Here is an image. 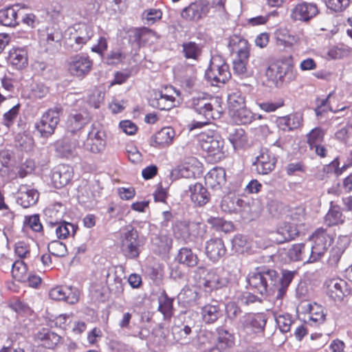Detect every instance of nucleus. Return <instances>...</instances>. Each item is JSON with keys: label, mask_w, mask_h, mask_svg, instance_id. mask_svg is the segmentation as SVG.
Here are the masks:
<instances>
[{"label": "nucleus", "mask_w": 352, "mask_h": 352, "mask_svg": "<svg viewBox=\"0 0 352 352\" xmlns=\"http://www.w3.org/2000/svg\"><path fill=\"white\" fill-rule=\"evenodd\" d=\"M94 35V31L91 25L86 23L74 24L65 30V47L71 52H78Z\"/></svg>", "instance_id": "obj_1"}, {"label": "nucleus", "mask_w": 352, "mask_h": 352, "mask_svg": "<svg viewBox=\"0 0 352 352\" xmlns=\"http://www.w3.org/2000/svg\"><path fill=\"white\" fill-rule=\"evenodd\" d=\"M247 281L252 289L264 294L277 285L278 274L272 269L257 268L255 272L248 274Z\"/></svg>", "instance_id": "obj_2"}, {"label": "nucleus", "mask_w": 352, "mask_h": 352, "mask_svg": "<svg viewBox=\"0 0 352 352\" xmlns=\"http://www.w3.org/2000/svg\"><path fill=\"white\" fill-rule=\"evenodd\" d=\"M197 284L205 292H210L226 287L228 278L223 274H219L217 269H207L204 266L198 267L195 271Z\"/></svg>", "instance_id": "obj_3"}, {"label": "nucleus", "mask_w": 352, "mask_h": 352, "mask_svg": "<svg viewBox=\"0 0 352 352\" xmlns=\"http://www.w3.org/2000/svg\"><path fill=\"white\" fill-rule=\"evenodd\" d=\"M62 113L63 108L60 105H56L42 115L41 119L34 124L36 132L41 138H48L54 134Z\"/></svg>", "instance_id": "obj_4"}, {"label": "nucleus", "mask_w": 352, "mask_h": 352, "mask_svg": "<svg viewBox=\"0 0 352 352\" xmlns=\"http://www.w3.org/2000/svg\"><path fill=\"white\" fill-rule=\"evenodd\" d=\"M120 243L121 250L125 257L135 259L139 256L142 244L139 239L138 232L134 228L129 226L122 230Z\"/></svg>", "instance_id": "obj_5"}, {"label": "nucleus", "mask_w": 352, "mask_h": 352, "mask_svg": "<svg viewBox=\"0 0 352 352\" xmlns=\"http://www.w3.org/2000/svg\"><path fill=\"white\" fill-rule=\"evenodd\" d=\"M205 77L213 86H217L219 83L224 84L231 78L229 65L221 56H213L206 71Z\"/></svg>", "instance_id": "obj_6"}, {"label": "nucleus", "mask_w": 352, "mask_h": 352, "mask_svg": "<svg viewBox=\"0 0 352 352\" xmlns=\"http://www.w3.org/2000/svg\"><path fill=\"white\" fill-rule=\"evenodd\" d=\"M312 243L307 244L309 249V262L318 261L324 254L327 248L333 241L332 237L324 229H318L311 236Z\"/></svg>", "instance_id": "obj_7"}, {"label": "nucleus", "mask_w": 352, "mask_h": 352, "mask_svg": "<svg viewBox=\"0 0 352 352\" xmlns=\"http://www.w3.org/2000/svg\"><path fill=\"white\" fill-rule=\"evenodd\" d=\"M199 142L201 149L210 155L220 160L223 155L224 141L212 130L201 132L199 135Z\"/></svg>", "instance_id": "obj_8"}, {"label": "nucleus", "mask_w": 352, "mask_h": 352, "mask_svg": "<svg viewBox=\"0 0 352 352\" xmlns=\"http://www.w3.org/2000/svg\"><path fill=\"white\" fill-rule=\"evenodd\" d=\"M92 67L93 60L85 54H75L70 56L67 61L68 73L78 79L85 78L91 72Z\"/></svg>", "instance_id": "obj_9"}, {"label": "nucleus", "mask_w": 352, "mask_h": 352, "mask_svg": "<svg viewBox=\"0 0 352 352\" xmlns=\"http://www.w3.org/2000/svg\"><path fill=\"white\" fill-rule=\"evenodd\" d=\"M210 11L209 3L198 0L190 3L181 11V17L189 22H198L205 18Z\"/></svg>", "instance_id": "obj_10"}, {"label": "nucleus", "mask_w": 352, "mask_h": 352, "mask_svg": "<svg viewBox=\"0 0 352 352\" xmlns=\"http://www.w3.org/2000/svg\"><path fill=\"white\" fill-rule=\"evenodd\" d=\"M106 283L111 292L120 294L123 291L124 270L122 266H110L104 270Z\"/></svg>", "instance_id": "obj_11"}, {"label": "nucleus", "mask_w": 352, "mask_h": 352, "mask_svg": "<svg viewBox=\"0 0 352 352\" xmlns=\"http://www.w3.org/2000/svg\"><path fill=\"white\" fill-rule=\"evenodd\" d=\"M49 296L54 300H63L69 305H74L79 301L80 291L72 286H57L50 290Z\"/></svg>", "instance_id": "obj_12"}, {"label": "nucleus", "mask_w": 352, "mask_h": 352, "mask_svg": "<svg viewBox=\"0 0 352 352\" xmlns=\"http://www.w3.org/2000/svg\"><path fill=\"white\" fill-rule=\"evenodd\" d=\"M84 146L87 151L91 153H100L102 152L106 146L104 132L100 127L92 125Z\"/></svg>", "instance_id": "obj_13"}, {"label": "nucleus", "mask_w": 352, "mask_h": 352, "mask_svg": "<svg viewBox=\"0 0 352 352\" xmlns=\"http://www.w3.org/2000/svg\"><path fill=\"white\" fill-rule=\"evenodd\" d=\"M316 4L302 2L298 3L291 11L290 17L294 21H309L318 14Z\"/></svg>", "instance_id": "obj_14"}, {"label": "nucleus", "mask_w": 352, "mask_h": 352, "mask_svg": "<svg viewBox=\"0 0 352 352\" xmlns=\"http://www.w3.org/2000/svg\"><path fill=\"white\" fill-rule=\"evenodd\" d=\"M276 160L267 149H262L253 164L258 174L267 175L274 169Z\"/></svg>", "instance_id": "obj_15"}, {"label": "nucleus", "mask_w": 352, "mask_h": 352, "mask_svg": "<svg viewBox=\"0 0 352 352\" xmlns=\"http://www.w3.org/2000/svg\"><path fill=\"white\" fill-rule=\"evenodd\" d=\"M291 218L293 220L292 223H285L284 226L280 228L283 234L281 239H278V241L280 242L290 241L298 235L297 224L304 218L303 210H300L298 213H292Z\"/></svg>", "instance_id": "obj_16"}, {"label": "nucleus", "mask_w": 352, "mask_h": 352, "mask_svg": "<svg viewBox=\"0 0 352 352\" xmlns=\"http://www.w3.org/2000/svg\"><path fill=\"white\" fill-rule=\"evenodd\" d=\"M73 176L72 168L66 164H60L53 170L52 182L56 188H60L67 185Z\"/></svg>", "instance_id": "obj_17"}, {"label": "nucleus", "mask_w": 352, "mask_h": 352, "mask_svg": "<svg viewBox=\"0 0 352 352\" xmlns=\"http://www.w3.org/2000/svg\"><path fill=\"white\" fill-rule=\"evenodd\" d=\"M289 69V67L283 63H273L266 69L265 76L268 80L272 82L276 87H279Z\"/></svg>", "instance_id": "obj_18"}, {"label": "nucleus", "mask_w": 352, "mask_h": 352, "mask_svg": "<svg viewBox=\"0 0 352 352\" xmlns=\"http://www.w3.org/2000/svg\"><path fill=\"white\" fill-rule=\"evenodd\" d=\"M346 283L340 278H330L326 280L327 295L335 301H340L344 296Z\"/></svg>", "instance_id": "obj_19"}, {"label": "nucleus", "mask_w": 352, "mask_h": 352, "mask_svg": "<svg viewBox=\"0 0 352 352\" xmlns=\"http://www.w3.org/2000/svg\"><path fill=\"white\" fill-rule=\"evenodd\" d=\"M206 254L208 258L213 262L218 261L226 252V249L221 239H211L206 243Z\"/></svg>", "instance_id": "obj_20"}, {"label": "nucleus", "mask_w": 352, "mask_h": 352, "mask_svg": "<svg viewBox=\"0 0 352 352\" xmlns=\"http://www.w3.org/2000/svg\"><path fill=\"white\" fill-rule=\"evenodd\" d=\"M191 106L195 111L204 119L212 120L214 118L213 105L206 98H193Z\"/></svg>", "instance_id": "obj_21"}, {"label": "nucleus", "mask_w": 352, "mask_h": 352, "mask_svg": "<svg viewBox=\"0 0 352 352\" xmlns=\"http://www.w3.org/2000/svg\"><path fill=\"white\" fill-rule=\"evenodd\" d=\"M38 192L26 186H21L17 192L16 202L27 208L34 205L38 199Z\"/></svg>", "instance_id": "obj_22"}, {"label": "nucleus", "mask_w": 352, "mask_h": 352, "mask_svg": "<svg viewBox=\"0 0 352 352\" xmlns=\"http://www.w3.org/2000/svg\"><path fill=\"white\" fill-rule=\"evenodd\" d=\"M62 338L48 329L43 328L34 335V340L40 342L47 349H54L60 342Z\"/></svg>", "instance_id": "obj_23"}, {"label": "nucleus", "mask_w": 352, "mask_h": 352, "mask_svg": "<svg viewBox=\"0 0 352 352\" xmlns=\"http://www.w3.org/2000/svg\"><path fill=\"white\" fill-rule=\"evenodd\" d=\"M89 121V116L87 111L78 112L74 111L70 113L67 121V128L72 133L81 129Z\"/></svg>", "instance_id": "obj_24"}, {"label": "nucleus", "mask_w": 352, "mask_h": 352, "mask_svg": "<svg viewBox=\"0 0 352 352\" xmlns=\"http://www.w3.org/2000/svg\"><path fill=\"white\" fill-rule=\"evenodd\" d=\"M249 56L250 52L248 47H244L239 50L237 56L233 60V70L234 74L242 76H248L250 74L247 67Z\"/></svg>", "instance_id": "obj_25"}, {"label": "nucleus", "mask_w": 352, "mask_h": 352, "mask_svg": "<svg viewBox=\"0 0 352 352\" xmlns=\"http://www.w3.org/2000/svg\"><path fill=\"white\" fill-rule=\"evenodd\" d=\"M151 32L146 28H131L127 32L129 42L136 49H140L145 44Z\"/></svg>", "instance_id": "obj_26"}, {"label": "nucleus", "mask_w": 352, "mask_h": 352, "mask_svg": "<svg viewBox=\"0 0 352 352\" xmlns=\"http://www.w3.org/2000/svg\"><path fill=\"white\" fill-rule=\"evenodd\" d=\"M175 137V131L170 127H164L153 137L151 145L161 148L169 146Z\"/></svg>", "instance_id": "obj_27"}, {"label": "nucleus", "mask_w": 352, "mask_h": 352, "mask_svg": "<svg viewBox=\"0 0 352 352\" xmlns=\"http://www.w3.org/2000/svg\"><path fill=\"white\" fill-rule=\"evenodd\" d=\"M205 183L211 188H219L226 183V170L221 167L211 169L204 177Z\"/></svg>", "instance_id": "obj_28"}, {"label": "nucleus", "mask_w": 352, "mask_h": 352, "mask_svg": "<svg viewBox=\"0 0 352 352\" xmlns=\"http://www.w3.org/2000/svg\"><path fill=\"white\" fill-rule=\"evenodd\" d=\"M175 98L173 96L157 91L154 97L150 100V104L160 110H170L174 107Z\"/></svg>", "instance_id": "obj_29"}, {"label": "nucleus", "mask_w": 352, "mask_h": 352, "mask_svg": "<svg viewBox=\"0 0 352 352\" xmlns=\"http://www.w3.org/2000/svg\"><path fill=\"white\" fill-rule=\"evenodd\" d=\"M267 319L262 314L248 316L243 322V327L248 331L253 333L261 331L264 329Z\"/></svg>", "instance_id": "obj_30"}, {"label": "nucleus", "mask_w": 352, "mask_h": 352, "mask_svg": "<svg viewBox=\"0 0 352 352\" xmlns=\"http://www.w3.org/2000/svg\"><path fill=\"white\" fill-rule=\"evenodd\" d=\"M190 198L192 202L202 206L208 202L210 195L207 189L200 183H196L189 187Z\"/></svg>", "instance_id": "obj_31"}, {"label": "nucleus", "mask_w": 352, "mask_h": 352, "mask_svg": "<svg viewBox=\"0 0 352 352\" xmlns=\"http://www.w3.org/2000/svg\"><path fill=\"white\" fill-rule=\"evenodd\" d=\"M8 60L17 69H21L28 65V52L24 47L12 49L9 53Z\"/></svg>", "instance_id": "obj_32"}, {"label": "nucleus", "mask_w": 352, "mask_h": 352, "mask_svg": "<svg viewBox=\"0 0 352 352\" xmlns=\"http://www.w3.org/2000/svg\"><path fill=\"white\" fill-rule=\"evenodd\" d=\"M50 227L54 229L57 238L59 239H65L69 236H74L78 228L76 226L65 220L50 226Z\"/></svg>", "instance_id": "obj_33"}, {"label": "nucleus", "mask_w": 352, "mask_h": 352, "mask_svg": "<svg viewBox=\"0 0 352 352\" xmlns=\"http://www.w3.org/2000/svg\"><path fill=\"white\" fill-rule=\"evenodd\" d=\"M287 254L290 260L293 261H304L309 263V249H307V244H294L288 250Z\"/></svg>", "instance_id": "obj_34"}, {"label": "nucleus", "mask_w": 352, "mask_h": 352, "mask_svg": "<svg viewBox=\"0 0 352 352\" xmlns=\"http://www.w3.org/2000/svg\"><path fill=\"white\" fill-rule=\"evenodd\" d=\"M301 122L302 117L297 113L280 117L277 120L278 126L283 131H292L297 129L301 125Z\"/></svg>", "instance_id": "obj_35"}, {"label": "nucleus", "mask_w": 352, "mask_h": 352, "mask_svg": "<svg viewBox=\"0 0 352 352\" xmlns=\"http://www.w3.org/2000/svg\"><path fill=\"white\" fill-rule=\"evenodd\" d=\"M296 274V271H290L287 270H282V276L281 278L278 277V282L275 286L278 287V292L276 294L277 300L281 299L285 294L288 286Z\"/></svg>", "instance_id": "obj_36"}, {"label": "nucleus", "mask_w": 352, "mask_h": 352, "mask_svg": "<svg viewBox=\"0 0 352 352\" xmlns=\"http://www.w3.org/2000/svg\"><path fill=\"white\" fill-rule=\"evenodd\" d=\"M172 238L164 234H155L151 238L152 245L158 254L168 252L172 246Z\"/></svg>", "instance_id": "obj_37"}, {"label": "nucleus", "mask_w": 352, "mask_h": 352, "mask_svg": "<svg viewBox=\"0 0 352 352\" xmlns=\"http://www.w3.org/2000/svg\"><path fill=\"white\" fill-rule=\"evenodd\" d=\"M197 299V292L188 287L184 288L177 296L178 302L183 307L195 306Z\"/></svg>", "instance_id": "obj_38"}, {"label": "nucleus", "mask_w": 352, "mask_h": 352, "mask_svg": "<svg viewBox=\"0 0 352 352\" xmlns=\"http://www.w3.org/2000/svg\"><path fill=\"white\" fill-rule=\"evenodd\" d=\"M221 207L223 210L229 212L240 213L243 211H247L250 208L249 204L241 199L235 198L230 199H223L222 201Z\"/></svg>", "instance_id": "obj_39"}, {"label": "nucleus", "mask_w": 352, "mask_h": 352, "mask_svg": "<svg viewBox=\"0 0 352 352\" xmlns=\"http://www.w3.org/2000/svg\"><path fill=\"white\" fill-rule=\"evenodd\" d=\"M45 212L49 218L47 225L50 226L63 221V219L66 213V209L63 205L58 203L45 210Z\"/></svg>", "instance_id": "obj_40"}, {"label": "nucleus", "mask_w": 352, "mask_h": 352, "mask_svg": "<svg viewBox=\"0 0 352 352\" xmlns=\"http://www.w3.org/2000/svg\"><path fill=\"white\" fill-rule=\"evenodd\" d=\"M177 259L179 263L190 267L196 266L199 261L197 255L188 248H183L179 250Z\"/></svg>", "instance_id": "obj_41"}, {"label": "nucleus", "mask_w": 352, "mask_h": 352, "mask_svg": "<svg viewBox=\"0 0 352 352\" xmlns=\"http://www.w3.org/2000/svg\"><path fill=\"white\" fill-rule=\"evenodd\" d=\"M18 10L14 6L0 10V23L5 26H15L19 24L17 21Z\"/></svg>", "instance_id": "obj_42"}, {"label": "nucleus", "mask_w": 352, "mask_h": 352, "mask_svg": "<svg viewBox=\"0 0 352 352\" xmlns=\"http://www.w3.org/2000/svg\"><path fill=\"white\" fill-rule=\"evenodd\" d=\"M233 121L237 124L250 123L254 118L253 113L245 106L229 113Z\"/></svg>", "instance_id": "obj_43"}, {"label": "nucleus", "mask_w": 352, "mask_h": 352, "mask_svg": "<svg viewBox=\"0 0 352 352\" xmlns=\"http://www.w3.org/2000/svg\"><path fill=\"white\" fill-rule=\"evenodd\" d=\"M197 226L193 222L180 221L178 222L174 228V232L177 237L181 238L184 241L189 239L192 230Z\"/></svg>", "instance_id": "obj_44"}, {"label": "nucleus", "mask_w": 352, "mask_h": 352, "mask_svg": "<svg viewBox=\"0 0 352 352\" xmlns=\"http://www.w3.org/2000/svg\"><path fill=\"white\" fill-rule=\"evenodd\" d=\"M183 54L186 58L197 60L202 52L201 46L195 42L189 41L182 45Z\"/></svg>", "instance_id": "obj_45"}, {"label": "nucleus", "mask_w": 352, "mask_h": 352, "mask_svg": "<svg viewBox=\"0 0 352 352\" xmlns=\"http://www.w3.org/2000/svg\"><path fill=\"white\" fill-rule=\"evenodd\" d=\"M15 146L21 151L28 153L33 150L34 141L29 134L18 133L15 136Z\"/></svg>", "instance_id": "obj_46"}, {"label": "nucleus", "mask_w": 352, "mask_h": 352, "mask_svg": "<svg viewBox=\"0 0 352 352\" xmlns=\"http://www.w3.org/2000/svg\"><path fill=\"white\" fill-rule=\"evenodd\" d=\"M228 139L234 148L243 146L247 142L245 132L242 128L233 129L229 133Z\"/></svg>", "instance_id": "obj_47"}, {"label": "nucleus", "mask_w": 352, "mask_h": 352, "mask_svg": "<svg viewBox=\"0 0 352 352\" xmlns=\"http://www.w3.org/2000/svg\"><path fill=\"white\" fill-rule=\"evenodd\" d=\"M228 103L229 113L245 106V97L240 91L232 92L228 95Z\"/></svg>", "instance_id": "obj_48"}, {"label": "nucleus", "mask_w": 352, "mask_h": 352, "mask_svg": "<svg viewBox=\"0 0 352 352\" xmlns=\"http://www.w3.org/2000/svg\"><path fill=\"white\" fill-rule=\"evenodd\" d=\"M191 332V328L188 325L183 328L175 327L173 329L174 339L182 344H186L191 342L192 339L190 336Z\"/></svg>", "instance_id": "obj_49"}, {"label": "nucleus", "mask_w": 352, "mask_h": 352, "mask_svg": "<svg viewBox=\"0 0 352 352\" xmlns=\"http://www.w3.org/2000/svg\"><path fill=\"white\" fill-rule=\"evenodd\" d=\"M27 266L25 263L21 261H16L12 264V274L14 278L19 282H25L27 278Z\"/></svg>", "instance_id": "obj_50"}, {"label": "nucleus", "mask_w": 352, "mask_h": 352, "mask_svg": "<svg viewBox=\"0 0 352 352\" xmlns=\"http://www.w3.org/2000/svg\"><path fill=\"white\" fill-rule=\"evenodd\" d=\"M325 221L329 226L344 222L342 214L338 206H334L331 208L325 216Z\"/></svg>", "instance_id": "obj_51"}, {"label": "nucleus", "mask_w": 352, "mask_h": 352, "mask_svg": "<svg viewBox=\"0 0 352 352\" xmlns=\"http://www.w3.org/2000/svg\"><path fill=\"white\" fill-rule=\"evenodd\" d=\"M324 131L319 127L314 128L307 134V144L310 149H314V146L321 144L324 140Z\"/></svg>", "instance_id": "obj_52"}, {"label": "nucleus", "mask_w": 352, "mask_h": 352, "mask_svg": "<svg viewBox=\"0 0 352 352\" xmlns=\"http://www.w3.org/2000/svg\"><path fill=\"white\" fill-rule=\"evenodd\" d=\"M344 250L345 247L339 243L333 247L329 252V256L327 261L328 265L331 267H336Z\"/></svg>", "instance_id": "obj_53"}, {"label": "nucleus", "mask_w": 352, "mask_h": 352, "mask_svg": "<svg viewBox=\"0 0 352 352\" xmlns=\"http://www.w3.org/2000/svg\"><path fill=\"white\" fill-rule=\"evenodd\" d=\"M75 144H72L67 139H64L56 143V150L64 157L72 156L75 152Z\"/></svg>", "instance_id": "obj_54"}, {"label": "nucleus", "mask_w": 352, "mask_h": 352, "mask_svg": "<svg viewBox=\"0 0 352 352\" xmlns=\"http://www.w3.org/2000/svg\"><path fill=\"white\" fill-rule=\"evenodd\" d=\"M47 249L51 254L57 257L64 256L67 254L66 245L60 241H51L48 244Z\"/></svg>", "instance_id": "obj_55"}, {"label": "nucleus", "mask_w": 352, "mask_h": 352, "mask_svg": "<svg viewBox=\"0 0 352 352\" xmlns=\"http://www.w3.org/2000/svg\"><path fill=\"white\" fill-rule=\"evenodd\" d=\"M207 222L217 230L227 232L232 228V224L219 217H210Z\"/></svg>", "instance_id": "obj_56"}, {"label": "nucleus", "mask_w": 352, "mask_h": 352, "mask_svg": "<svg viewBox=\"0 0 352 352\" xmlns=\"http://www.w3.org/2000/svg\"><path fill=\"white\" fill-rule=\"evenodd\" d=\"M234 344L233 336L226 331H220L218 337V346L221 349H226Z\"/></svg>", "instance_id": "obj_57"}, {"label": "nucleus", "mask_w": 352, "mask_h": 352, "mask_svg": "<svg viewBox=\"0 0 352 352\" xmlns=\"http://www.w3.org/2000/svg\"><path fill=\"white\" fill-rule=\"evenodd\" d=\"M162 12L159 9H150L145 10L142 14V18L147 25H153L157 21L161 19Z\"/></svg>", "instance_id": "obj_58"}, {"label": "nucleus", "mask_w": 352, "mask_h": 352, "mask_svg": "<svg viewBox=\"0 0 352 352\" xmlns=\"http://www.w3.org/2000/svg\"><path fill=\"white\" fill-rule=\"evenodd\" d=\"M276 321L280 331L287 333L292 324L291 316L289 314H280L276 318Z\"/></svg>", "instance_id": "obj_59"}, {"label": "nucleus", "mask_w": 352, "mask_h": 352, "mask_svg": "<svg viewBox=\"0 0 352 352\" xmlns=\"http://www.w3.org/2000/svg\"><path fill=\"white\" fill-rule=\"evenodd\" d=\"M327 7L334 12H342L350 3V0H326Z\"/></svg>", "instance_id": "obj_60"}, {"label": "nucleus", "mask_w": 352, "mask_h": 352, "mask_svg": "<svg viewBox=\"0 0 352 352\" xmlns=\"http://www.w3.org/2000/svg\"><path fill=\"white\" fill-rule=\"evenodd\" d=\"M14 252L21 258L28 257L30 254V244L23 241L16 243Z\"/></svg>", "instance_id": "obj_61"}, {"label": "nucleus", "mask_w": 352, "mask_h": 352, "mask_svg": "<svg viewBox=\"0 0 352 352\" xmlns=\"http://www.w3.org/2000/svg\"><path fill=\"white\" fill-rule=\"evenodd\" d=\"M258 298L254 294L246 292L241 294L236 301V308L243 306H250L257 301Z\"/></svg>", "instance_id": "obj_62"}, {"label": "nucleus", "mask_w": 352, "mask_h": 352, "mask_svg": "<svg viewBox=\"0 0 352 352\" xmlns=\"http://www.w3.org/2000/svg\"><path fill=\"white\" fill-rule=\"evenodd\" d=\"M257 104L261 109L265 111V112L270 113L275 111L277 109L283 107L284 102L283 100H278L276 102L265 101L257 102Z\"/></svg>", "instance_id": "obj_63"}, {"label": "nucleus", "mask_w": 352, "mask_h": 352, "mask_svg": "<svg viewBox=\"0 0 352 352\" xmlns=\"http://www.w3.org/2000/svg\"><path fill=\"white\" fill-rule=\"evenodd\" d=\"M24 223L34 232H40L43 229V226L40 222L39 216L38 214L26 217Z\"/></svg>", "instance_id": "obj_64"}]
</instances>
